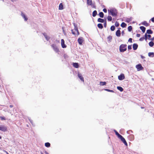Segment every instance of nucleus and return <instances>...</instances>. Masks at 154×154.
I'll use <instances>...</instances> for the list:
<instances>
[{"label": "nucleus", "instance_id": "f257e3e1", "mask_svg": "<svg viewBox=\"0 0 154 154\" xmlns=\"http://www.w3.org/2000/svg\"><path fill=\"white\" fill-rule=\"evenodd\" d=\"M114 131L116 134L118 138L121 140L125 145L127 146V143L125 138L121 135L119 134L116 130H114Z\"/></svg>", "mask_w": 154, "mask_h": 154}, {"label": "nucleus", "instance_id": "f03ea898", "mask_svg": "<svg viewBox=\"0 0 154 154\" xmlns=\"http://www.w3.org/2000/svg\"><path fill=\"white\" fill-rule=\"evenodd\" d=\"M108 12L109 14H110L113 17L116 16L118 14L117 11L114 8L108 10Z\"/></svg>", "mask_w": 154, "mask_h": 154}, {"label": "nucleus", "instance_id": "7ed1b4c3", "mask_svg": "<svg viewBox=\"0 0 154 154\" xmlns=\"http://www.w3.org/2000/svg\"><path fill=\"white\" fill-rule=\"evenodd\" d=\"M71 31L72 33L74 35H79V32L78 28L75 25H74V29H72Z\"/></svg>", "mask_w": 154, "mask_h": 154}, {"label": "nucleus", "instance_id": "20e7f679", "mask_svg": "<svg viewBox=\"0 0 154 154\" xmlns=\"http://www.w3.org/2000/svg\"><path fill=\"white\" fill-rule=\"evenodd\" d=\"M127 45L126 44H122L119 47V51L120 52H124L127 50Z\"/></svg>", "mask_w": 154, "mask_h": 154}, {"label": "nucleus", "instance_id": "39448f33", "mask_svg": "<svg viewBox=\"0 0 154 154\" xmlns=\"http://www.w3.org/2000/svg\"><path fill=\"white\" fill-rule=\"evenodd\" d=\"M87 4L88 5L91 6V7L93 8H95V5L93 4V2L91 0H87Z\"/></svg>", "mask_w": 154, "mask_h": 154}, {"label": "nucleus", "instance_id": "423d86ee", "mask_svg": "<svg viewBox=\"0 0 154 154\" xmlns=\"http://www.w3.org/2000/svg\"><path fill=\"white\" fill-rule=\"evenodd\" d=\"M0 130L5 132L7 131V128L6 126L4 125H0Z\"/></svg>", "mask_w": 154, "mask_h": 154}, {"label": "nucleus", "instance_id": "0eeeda50", "mask_svg": "<svg viewBox=\"0 0 154 154\" xmlns=\"http://www.w3.org/2000/svg\"><path fill=\"white\" fill-rule=\"evenodd\" d=\"M52 48H53L54 50L57 53L59 52V50L58 48L57 47V46L54 44H53L51 45Z\"/></svg>", "mask_w": 154, "mask_h": 154}, {"label": "nucleus", "instance_id": "6e6552de", "mask_svg": "<svg viewBox=\"0 0 154 154\" xmlns=\"http://www.w3.org/2000/svg\"><path fill=\"white\" fill-rule=\"evenodd\" d=\"M138 71L142 70L143 69V68L142 66L140 64L137 65L136 66Z\"/></svg>", "mask_w": 154, "mask_h": 154}, {"label": "nucleus", "instance_id": "1a4fd4ad", "mask_svg": "<svg viewBox=\"0 0 154 154\" xmlns=\"http://www.w3.org/2000/svg\"><path fill=\"white\" fill-rule=\"evenodd\" d=\"M78 75L79 78L81 80V81L83 82H84V78L82 76V75L81 73H80L79 72H78Z\"/></svg>", "mask_w": 154, "mask_h": 154}, {"label": "nucleus", "instance_id": "9d476101", "mask_svg": "<svg viewBox=\"0 0 154 154\" xmlns=\"http://www.w3.org/2000/svg\"><path fill=\"white\" fill-rule=\"evenodd\" d=\"M125 78L124 75L123 74H121L120 75L118 76V79L120 80H122Z\"/></svg>", "mask_w": 154, "mask_h": 154}, {"label": "nucleus", "instance_id": "9b49d317", "mask_svg": "<svg viewBox=\"0 0 154 154\" xmlns=\"http://www.w3.org/2000/svg\"><path fill=\"white\" fill-rule=\"evenodd\" d=\"M61 45L63 48H65L66 47V45L65 44L64 41L63 39H62L61 40Z\"/></svg>", "mask_w": 154, "mask_h": 154}, {"label": "nucleus", "instance_id": "f8f14e48", "mask_svg": "<svg viewBox=\"0 0 154 154\" xmlns=\"http://www.w3.org/2000/svg\"><path fill=\"white\" fill-rule=\"evenodd\" d=\"M78 41L80 45H82L83 42V38L82 37L79 38L78 40Z\"/></svg>", "mask_w": 154, "mask_h": 154}, {"label": "nucleus", "instance_id": "ddd939ff", "mask_svg": "<svg viewBox=\"0 0 154 154\" xmlns=\"http://www.w3.org/2000/svg\"><path fill=\"white\" fill-rule=\"evenodd\" d=\"M116 35L118 37L120 36L121 35V31L119 30H118L116 31Z\"/></svg>", "mask_w": 154, "mask_h": 154}, {"label": "nucleus", "instance_id": "4468645a", "mask_svg": "<svg viewBox=\"0 0 154 154\" xmlns=\"http://www.w3.org/2000/svg\"><path fill=\"white\" fill-rule=\"evenodd\" d=\"M133 47L134 50H136L138 47V45L136 44H134L133 45Z\"/></svg>", "mask_w": 154, "mask_h": 154}, {"label": "nucleus", "instance_id": "2eb2a0df", "mask_svg": "<svg viewBox=\"0 0 154 154\" xmlns=\"http://www.w3.org/2000/svg\"><path fill=\"white\" fill-rule=\"evenodd\" d=\"M21 15L23 17V18L24 19V20L26 21L27 20H28L27 18L25 15V14H23V13H21Z\"/></svg>", "mask_w": 154, "mask_h": 154}, {"label": "nucleus", "instance_id": "dca6fc26", "mask_svg": "<svg viewBox=\"0 0 154 154\" xmlns=\"http://www.w3.org/2000/svg\"><path fill=\"white\" fill-rule=\"evenodd\" d=\"M140 28L143 33L145 32L146 30L145 27L143 26H141L140 27Z\"/></svg>", "mask_w": 154, "mask_h": 154}, {"label": "nucleus", "instance_id": "f3484780", "mask_svg": "<svg viewBox=\"0 0 154 154\" xmlns=\"http://www.w3.org/2000/svg\"><path fill=\"white\" fill-rule=\"evenodd\" d=\"M63 6L62 3H61L60 4L59 7V9L60 10H62L63 9Z\"/></svg>", "mask_w": 154, "mask_h": 154}, {"label": "nucleus", "instance_id": "a211bd4d", "mask_svg": "<svg viewBox=\"0 0 154 154\" xmlns=\"http://www.w3.org/2000/svg\"><path fill=\"white\" fill-rule=\"evenodd\" d=\"M73 66L76 68H78L79 65L78 63H73Z\"/></svg>", "mask_w": 154, "mask_h": 154}, {"label": "nucleus", "instance_id": "6ab92c4d", "mask_svg": "<svg viewBox=\"0 0 154 154\" xmlns=\"http://www.w3.org/2000/svg\"><path fill=\"white\" fill-rule=\"evenodd\" d=\"M97 27L100 29H102L103 28V25L101 23H99L97 24Z\"/></svg>", "mask_w": 154, "mask_h": 154}, {"label": "nucleus", "instance_id": "aec40b11", "mask_svg": "<svg viewBox=\"0 0 154 154\" xmlns=\"http://www.w3.org/2000/svg\"><path fill=\"white\" fill-rule=\"evenodd\" d=\"M98 22L100 23H103L104 21L103 19H101V18H99L97 20Z\"/></svg>", "mask_w": 154, "mask_h": 154}, {"label": "nucleus", "instance_id": "412c9836", "mask_svg": "<svg viewBox=\"0 0 154 154\" xmlns=\"http://www.w3.org/2000/svg\"><path fill=\"white\" fill-rule=\"evenodd\" d=\"M146 33L148 34H152L153 33V32L151 29H148L146 31Z\"/></svg>", "mask_w": 154, "mask_h": 154}, {"label": "nucleus", "instance_id": "4be33fe9", "mask_svg": "<svg viewBox=\"0 0 154 154\" xmlns=\"http://www.w3.org/2000/svg\"><path fill=\"white\" fill-rule=\"evenodd\" d=\"M142 24L146 26H148L149 25V24L146 21L143 22Z\"/></svg>", "mask_w": 154, "mask_h": 154}, {"label": "nucleus", "instance_id": "5701e85b", "mask_svg": "<svg viewBox=\"0 0 154 154\" xmlns=\"http://www.w3.org/2000/svg\"><path fill=\"white\" fill-rule=\"evenodd\" d=\"M97 14V11L96 10L94 11L93 12L92 16L93 17H95V16H96Z\"/></svg>", "mask_w": 154, "mask_h": 154}, {"label": "nucleus", "instance_id": "b1692460", "mask_svg": "<svg viewBox=\"0 0 154 154\" xmlns=\"http://www.w3.org/2000/svg\"><path fill=\"white\" fill-rule=\"evenodd\" d=\"M117 89L121 92H122L123 91V89L120 86H118L117 87Z\"/></svg>", "mask_w": 154, "mask_h": 154}, {"label": "nucleus", "instance_id": "393cba45", "mask_svg": "<svg viewBox=\"0 0 154 154\" xmlns=\"http://www.w3.org/2000/svg\"><path fill=\"white\" fill-rule=\"evenodd\" d=\"M149 44L150 46L151 47H152V46H153L154 45V43L153 42L151 41L150 42H149Z\"/></svg>", "mask_w": 154, "mask_h": 154}, {"label": "nucleus", "instance_id": "a878e982", "mask_svg": "<svg viewBox=\"0 0 154 154\" xmlns=\"http://www.w3.org/2000/svg\"><path fill=\"white\" fill-rule=\"evenodd\" d=\"M126 26V24L124 22H122L121 25V27L123 28L125 27Z\"/></svg>", "mask_w": 154, "mask_h": 154}, {"label": "nucleus", "instance_id": "bb28decb", "mask_svg": "<svg viewBox=\"0 0 154 154\" xmlns=\"http://www.w3.org/2000/svg\"><path fill=\"white\" fill-rule=\"evenodd\" d=\"M50 144L48 142L46 143H45V146L47 147H49L50 146Z\"/></svg>", "mask_w": 154, "mask_h": 154}, {"label": "nucleus", "instance_id": "cd10ccee", "mask_svg": "<svg viewBox=\"0 0 154 154\" xmlns=\"http://www.w3.org/2000/svg\"><path fill=\"white\" fill-rule=\"evenodd\" d=\"M99 15L100 17L101 18H103L104 17V14L102 12H100Z\"/></svg>", "mask_w": 154, "mask_h": 154}, {"label": "nucleus", "instance_id": "c85d7f7f", "mask_svg": "<svg viewBox=\"0 0 154 154\" xmlns=\"http://www.w3.org/2000/svg\"><path fill=\"white\" fill-rule=\"evenodd\" d=\"M148 56L149 57H153L154 56V53L153 52H149L148 53Z\"/></svg>", "mask_w": 154, "mask_h": 154}, {"label": "nucleus", "instance_id": "c756f323", "mask_svg": "<svg viewBox=\"0 0 154 154\" xmlns=\"http://www.w3.org/2000/svg\"><path fill=\"white\" fill-rule=\"evenodd\" d=\"M107 20L108 21H111L112 20V17L110 16H108L107 17Z\"/></svg>", "mask_w": 154, "mask_h": 154}, {"label": "nucleus", "instance_id": "7c9ffc66", "mask_svg": "<svg viewBox=\"0 0 154 154\" xmlns=\"http://www.w3.org/2000/svg\"><path fill=\"white\" fill-rule=\"evenodd\" d=\"M104 90L105 91H108V92H112V93L114 92V91L112 90H109V89H105Z\"/></svg>", "mask_w": 154, "mask_h": 154}, {"label": "nucleus", "instance_id": "2f4dec72", "mask_svg": "<svg viewBox=\"0 0 154 154\" xmlns=\"http://www.w3.org/2000/svg\"><path fill=\"white\" fill-rule=\"evenodd\" d=\"M106 82H100V85H101L102 86L105 85L106 84Z\"/></svg>", "mask_w": 154, "mask_h": 154}, {"label": "nucleus", "instance_id": "473e14b6", "mask_svg": "<svg viewBox=\"0 0 154 154\" xmlns=\"http://www.w3.org/2000/svg\"><path fill=\"white\" fill-rule=\"evenodd\" d=\"M110 29L111 31H113L115 29V27L114 26H112L110 28Z\"/></svg>", "mask_w": 154, "mask_h": 154}, {"label": "nucleus", "instance_id": "72a5a7b5", "mask_svg": "<svg viewBox=\"0 0 154 154\" xmlns=\"http://www.w3.org/2000/svg\"><path fill=\"white\" fill-rule=\"evenodd\" d=\"M144 39H145L146 40L148 39L147 35L146 33L144 35Z\"/></svg>", "mask_w": 154, "mask_h": 154}, {"label": "nucleus", "instance_id": "f704fd0d", "mask_svg": "<svg viewBox=\"0 0 154 154\" xmlns=\"http://www.w3.org/2000/svg\"><path fill=\"white\" fill-rule=\"evenodd\" d=\"M115 25L116 27H118L119 25V24L117 21H116L115 23Z\"/></svg>", "mask_w": 154, "mask_h": 154}, {"label": "nucleus", "instance_id": "c9c22d12", "mask_svg": "<svg viewBox=\"0 0 154 154\" xmlns=\"http://www.w3.org/2000/svg\"><path fill=\"white\" fill-rule=\"evenodd\" d=\"M132 27L131 26H129L128 27V30L129 31H131L132 29Z\"/></svg>", "mask_w": 154, "mask_h": 154}, {"label": "nucleus", "instance_id": "e433bc0d", "mask_svg": "<svg viewBox=\"0 0 154 154\" xmlns=\"http://www.w3.org/2000/svg\"><path fill=\"white\" fill-rule=\"evenodd\" d=\"M0 118L1 120H6V118L4 116H0Z\"/></svg>", "mask_w": 154, "mask_h": 154}, {"label": "nucleus", "instance_id": "4c0bfd02", "mask_svg": "<svg viewBox=\"0 0 154 154\" xmlns=\"http://www.w3.org/2000/svg\"><path fill=\"white\" fill-rule=\"evenodd\" d=\"M104 22V26L106 28V19L105 20Z\"/></svg>", "mask_w": 154, "mask_h": 154}, {"label": "nucleus", "instance_id": "58836bf2", "mask_svg": "<svg viewBox=\"0 0 154 154\" xmlns=\"http://www.w3.org/2000/svg\"><path fill=\"white\" fill-rule=\"evenodd\" d=\"M132 48L131 45H129L128 46V50L131 49Z\"/></svg>", "mask_w": 154, "mask_h": 154}, {"label": "nucleus", "instance_id": "ea45409f", "mask_svg": "<svg viewBox=\"0 0 154 154\" xmlns=\"http://www.w3.org/2000/svg\"><path fill=\"white\" fill-rule=\"evenodd\" d=\"M131 20L130 19H129V18H127L126 19V21L128 23Z\"/></svg>", "mask_w": 154, "mask_h": 154}, {"label": "nucleus", "instance_id": "a19ab883", "mask_svg": "<svg viewBox=\"0 0 154 154\" xmlns=\"http://www.w3.org/2000/svg\"><path fill=\"white\" fill-rule=\"evenodd\" d=\"M144 39V37H142L140 38L139 40L140 41H142Z\"/></svg>", "mask_w": 154, "mask_h": 154}, {"label": "nucleus", "instance_id": "79ce46f5", "mask_svg": "<svg viewBox=\"0 0 154 154\" xmlns=\"http://www.w3.org/2000/svg\"><path fill=\"white\" fill-rule=\"evenodd\" d=\"M128 41L129 42H130L131 43H132V38H129L128 40Z\"/></svg>", "mask_w": 154, "mask_h": 154}, {"label": "nucleus", "instance_id": "37998d69", "mask_svg": "<svg viewBox=\"0 0 154 154\" xmlns=\"http://www.w3.org/2000/svg\"><path fill=\"white\" fill-rule=\"evenodd\" d=\"M103 11L105 13H106L107 12V10L106 8H104L103 9Z\"/></svg>", "mask_w": 154, "mask_h": 154}, {"label": "nucleus", "instance_id": "c03bdc74", "mask_svg": "<svg viewBox=\"0 0 154 154\" xmlns=\"http://www.w3.org/2000/svg\"><path fill=\"white\" fill-rule=\"evenodd\" d=\"M151 21L153 22V23H154V17L152 18V19H151Z\"/></svg>", "mask_w": 154, "mask_h": 154}, {"label": "nucleus", "instance_id": "a18cd8bd", "mask_svg": "<svg viewBox=\"0 0 154 154\" xmlns=\"http://www.w3.org/2000/svg\"><path fill=\"white\" fill-rule=\"evenodd\" d=\"M136 36L137 37H140V34H137L136 35Z\"/></svg>", "mask_w": 154, "mask_h": 154}, {"label": "nucleus", "instance_id": "49530a36", "mask_svg": "<svg viewBox=\"0 0 154 154\" xmlns=\"http://www.w3.org/2000/svg\"><path fill=\"white\" fill-rule=\"evenodd\" d=\"M149 39L151 37V36L150 35H147Z\"/></svg>", "mask_w": 154, "mask_h": 154}, {"label": "nucleus", "instance_id": "de8ad7c7", "mask_svg": "<svg viewBox=\"0 0 154 154\" xmlns=\"http://www.w3.org/2000/svg\"><path fill=\"white\" fill-rule=\"evenodd\" d=\"M154 40V37H153L152 38L150 39V40L152 41H153Z\"/></svg>", "mask_w": 154, "mask_h": 154}, {"label": "nucleus", "instance_id": "09e8293b", "mask_svg": "<svg viewBox=\"0 0 154 154\" xmlns=\"http://www.w3.org/2000/svg\"><path fill=\"white\" fill-rule=\"evenodd\" d=\"M45 154H49V153L46 151H45Z\"/></svg>", "mask_w": 154, "mask_h": 154}, {"label": "nucleus", "instance_id": "8fccbe9b", "mask_svg": "<svg viewBox=\"0 0 154 154\" xmlns=\"http://www.w3.org/2000/svg\"><path fill=\"white\" fill-rule=\"evenodd\" d=\"M9 106L10 108H12L13 107V106L12 105H10Z\"/></svg>", "mask_w": 154, "mask_h": 154}, {"label": "nucleus", "instance_id": "3c124183", "mask_svg": "<svg viewBox=\"0 0 154 154\" xmlns=\"http://www.w3.org/2000/svg\"><path fill=\"white\" fill-rule=\"evenodd\" d=\"M122 34H124V31H122Z\"/></svg>", "mask_w": 154, "mask_h": 154}, {"label": "nucleus", "instance_id": "603ef678", "mask_svg": "<svg viewBox=\"0 0 154 154\" xmlns=\"http://www.w3.org/2000/svg\"><path fill=\"white\" fill-rule=\"evenodd\" d=\"M141 108L142 109H144V107H141Z\"/></svg>", "mask_w": 154, "mask_h": 154}, {"label": "nucleus", "instance_id": "864d4df0", "mask_svg": "<svg viewBox=\"0 0 154 154\" xmlns=\"http://www.w3.org/2000/svg\"><path fill=\"white\" fill-rule=\"evenodd\" d=\"M11 0L12 2H14V1H15V0Z\"/></svg>", "mask_w": 154, "mask_h": 154}, {"label": "nucleus", "instance_id": "5fc2aeb1", "mask_svg": "<svg viewBox=\"0 0 154 154\" xmlns=\"http://www.w3.org/2000/svg\"><path fill=\"white\" fill-rule=\"evenodd\" d=\"M2 138V137L0 136V139Z\"/></svg>", "mask_w": 154, "mask_h": 154}, {"label": "nucleus", "instance_id": "6e6d98bb", "mask_svg": "<svg viewBox=\"0 0 154 154\" xmlns=\"http://www.w3.org/2000/svg\"><path fill=\"white\" fill-rule=\"evenodd\" d=\"M110 37V39H112V37L111 36Z\"/></svg>", "mask_w": 154, "mask_h": 154}, {"label": "nucleus", "instance_id": "4d7b16f0", "mask_svg": "<svg viewBox=\"0 0 154 154\" xmlns=\"http://www.w3.org/2000/svg\"><path fill=\"white\" fill-rule=\"evenodd\" d=\"M141 57H142V58H143V57L142 56Z\"/></svg>", "mask_w": 154, "mask_h": 154}, {"label": "nucleus", "instance_id": "13d9d810", "mask_svg": "<svg viewBox=\"0 0 154 154\" xmlns=\"http://www.w3.org/2000/svg\"><path fill=\"white\" fill-rule=\"evenodd\" d=\"M7 154H8V153L7 152Z\"/></svg>", "mask_w": 154, "mask_h": 154}, {"label": "nucleus", "instance_id": "bf43d9fd", "mask_svg": "<svg viewBox=\"0 0 154 154\" xmlns=\"http://www.w3.org/2000/svg\"><path fill=\"white\" fill-rule=\"evenodd\" d=\"M41 154H43V153H41Z\"/></svg>", "mask_w": 154, "mask_h": 154}]
</instances>
